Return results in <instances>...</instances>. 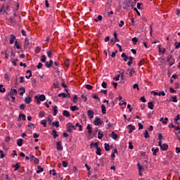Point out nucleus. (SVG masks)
I'll use <instances>...</instances> for the list:
<instances>
[{
	"label": "nucleus",
	"mask_w": 180,
	"mask_h": 180,
	"mask_svg": "<svg viewBox=\"0 0 180 180\" xmlns=\"http://www.w3.org/2000/svg\"><path fill=\"white\" fill-rule=\"evenodd\" d=\"M8 95H10V96H16V95H18V90L15 89H11Z\"/></svg>",
	"instance_id": "obj_5"
},
{
	"label": "nucleus",
	"mask_w": 180,
	"mask_h": 180,
	"mask_svg": "<svg viewBox=\"0 0 180 180\" xmlns=\"http://www.w3.org/2000/svg\"><path fill=\"white\" fill-rule=\"evenodd\" d=\"M137 167L139 171V175H140V176H143V173H141V171H143L144 169V167H142L141 165H140L139 162L137 163Z\"/></svg>",
	"instance_id": "obj_8"
},
{
	"label": "nucleus",
	"mask_w": 180,
	"mask_h": 180,
	"mask_svg": "<svg viewBox=\"0 0 180 180\" xmlns=\"http://www.w3.org/2000/svg\"><path fill=\"white\" fill-rule=\"evenodd\" d=\"M56 150L57 151H63V148L61 141L56 142Z\"/></svg>",
	"instance_id": "obj_3"
},
{
	"label": "nucleus",
	"mask_w": 180,
	"mask_h": 180,
	"mask_svg": "<svg viewBox=\"0 0 180 180\" xmlns=\"http://www.w3.org/2000/svg\"><path fill=\"white\" fill-rule=\"evenodd\" d=\"M128 60H129L127 63V65H129V67H130V65H131V64H133V60H134V58L133 56H129Z\"/></svg>",
	"instance_id": "obj_19"
},
{
	"label": "nucleus",
	"mask_w": 180,
	"mask_h": 180,
	"mask_svg": "<svg viewBox=\"0 0 180 180\" xmlns=\"http://www.w3.org/2000/svg\"><path fill=\"white\" fill-rule=\"evenodd\" d=\"M174 64H175V59H172L169 63V67H172V65H174Z\"/></svg>",
	"instance_id": "obj_57"
},
{
	"label": "nucleus",
	"mask_w": 180,
	"mask_h": 180,
	"mask_svg": "<svg viewBox=\"0 0 180 180\" xmlns=\"http://www.w3.org/2000/svg\"><path fill=\"white\" fill-rule=\"evenodd\" d=\"M37 169L38 170H37V174H40V172H43V171H44V169H43L40 165L37 166Z\"/></svg>",
	"instance_id": "obj_26"
},
{
	"label": "nucleus",
	"mask_w": 180,
	"mask_h": 180,
	"mask_svg": "<svg viewBox=\"0 0 180 180\" xmlns=\"http://www.w3.org/2000/svg\"><path fill=\"white\" fill-rule=\"evenodd\" d=\"M136 73V70L134 69H128L127 70V75H129V77H132L133 74Z\"/></svg>",
	"instance_id": "obj_11"
},
{
	"label": "nucleus",
	"mask_w": 180,
	"mask_h": 180,
	"mask_svg": "<svg viewBox=\"0 0 180 180\" xmlns=\"http://www.w3.org/2000/svg\"><path fill=\"white\" fill-rule=\"evenodd\" d=\"M30 46V43L29 42V38H25L24 42V47H29Z\"/></svg>",
	"instance_id": "obj_16"
},
{
	"label": "nucleus",
	"mask_w": 180,
	"mask_h": 180,
	"mask_svg": "<svg viewBox=\"0 0 180 180\" xmlns=\"http://www.w3.org/2000/svg\"><path fill=\"white\" fill-rule=\"evenodd\" d=\"M20 117L22 119V120H26V115L25 114H20Z\"/></svg>",
	"instance_id": "obj_61"
},
{
	"label": "nucleus",
	"mask_w": 180,
	"mask_h": 180,
	"mask_svg": "<svg viewBox=\"0 0 180 180\" xmlns=\"http://www.w3.org/2000/svg\"><path fill=\"white\" fill-rule=\"evenodd\" d=\"M14 46H15V47H16V49H18V50H20V45H19V44L18 43V41H15V44H14Z\"/></svg>",
	"instance_id": "obj_46"
},
{
	"label": "nucleus",
	"mask_w": 180,
	"mask_h": 180,
	"mask_svg": "<svg viewBox=\"0 0 180 180\" xmlns=\"http://www.w3.org/2000/svg\"><path fill=\"white\" fill-rule=\"evenodd\" d=\"M101 110L103 115H106V106L103 104L101 105Z\"/></svg>",
	"instance_id": "obj_23"
},
{
	"label": "nucleus",
	"mask_w": 180,
	"mask_h": 180,
	"mask_svg": "<svg viewBox=\"0 0 180 180\" xmlns=\"http://www.w3.org/2000/svg\"><path fill=\"white\" fill-rule=\"evenodd\" d=\"M17 146H18V147H22V146H23V139H19L17 141Z\"/></svg>",
	"instance_id": "obj_20"
},
{
	"label": "nucleus",
	"mask_w": 180,
	"mask_h": 180,
	"mask_svg": "<svg viewBox=\"0 0 180 180\" xmlns=\"http://www.w3.org/2000/svg\"><path fill=\"white\" fill-rule=\"evenodd\" d=\"M53 126H55L56 128L60 127V122L56 121L52 122Z\"/></svg>",
	"instance_id": "obj_36"
},
{
	"label": "nucleus",
	"mask_w": 180,
	"mask_h": 180,
	"mask_svg": "<svg viewBox=\"0 0 180 180\" xmlns=\"http://www.w3.org/2000/svg\"><path fill=\"white\" fill-rule=\"evenodd\" d=\"M95 126H99L100 124H103V121L101 120L99 117L95 118V120L93 122Z\"/></svg>",
	"instance_id": "obj_2"
},
{
	"label": "nucleus",
	"mask_w": 180,
	"mask_h": 180,
	"mask_svg": "<svg viewBox=\"0 0 180 180\" xmlns=\"http://www.w3.org/2000/svg\"><path fill=\"white\" fill-rule=\"evenodd\" d=\"M85 88H86V89H89V91H91V89H93L94 86H91L90 84H86V85L85 86Z\"/></svg>",
	"instance_id": "obj_50"
},
{
	"label": "nucleus",
	"mask_w": 180,
	"mask_h": 180,
	"mask_svg": "<svg viewBox=\"0 0 180 180\" xmlns=\"http://www.w3.org/2000/svg\"><path fill=\"white\" fill-rule=\"evenodd\" d=\"M64 65L68 68L70 67V60L67 59L64 61Z\"/></svg>",
	"instance_id": "obj_33"
},
{
	"label": "nucleus",
	"mask_w": 180,
	"mask_h": 180,
	"mask_svg": "<svg viewBox=\"0 0 180 180\" xmlns=\"http://www.w3.org/2000/svg\"><path fill=\"white\" fill-rule=\"evenodd\" d=\"M13 168H15L14 171H18V169L20 168V165H19V163H16L13 166Z\"/></svg>",
	"instance_id": "obj_38"
},
{
	"label": "nucleus",
	"mask_w": 180,
	"mask_h": 180,
	"mask_svg": "<svg viewBox=\"0 0 180 180\" xmlns=\"http://www.w3.org/2000/svg\"><path fill=\"white\" fill-rule=\"evenodd\" d=\"M131 41H133L134 44H137V41H139V40L137 39V37H134L132 38Z\"/></svg>",
	"instance_id": "obj_53"
},
{
	"label": "nucleus",
	"mask_w": 180,
	"mask_h": 180,
	"mask_svg": "<svg viewBox=\"0 0 180 180\" xmlns=\"http://www.w3.org/2000/svg\"><path fill=\"white\" fill-rule=\"evenodd\" d=\"M35 99H37V101H41V102H44V101H46V96H44V94H41L39 96H35Z\"/></svg>",
	"instance_id": "obj_7"
},
{
	"label": "nucleus",
	"mask_w": 180,
	"mask_h": 180,
	"mask_svg": "<svg viewBox=\"0 0 180 180\" xmlns=\"http://www.w3.org/2000/svg\"><path fill=\"white\" fill-rule=\"evenodd\" d=\"M172 102H174V103H176L178 102V97L176 96H172Z\"/></svg>",
	"instance_id": "obj_35"
},
{
	"label": "nucleus",
	"mask_w": 180,
	"mask_h": 180,
	"mask_svg": "<svg viewBox=\"0 0 180 180\" xmlns=\"http://www.w3.org/2000/svg\"><path fill=\"white\" fill-rule=\"evenodd\" d=\"M52 136H53V139H56V137H58V134H57V131L53 130L52 131Z\"/></svg>",
	"instance_id": "obj_45"
},
{
	"label": "nucleus",
	"mask_w": 180,
	"mask_h": 180,
	"mask_svg": "<svg viewBox=\"0 0 180 180\" xmlns=\"http://www.w3.org/2000/svg\"><path fill=\"white\" fill-rule=\"evenodd\" d=\"M127 129L129 130V134H130L133 133L134 130H136V127H134V126H133L131 124H129L127 126Z\"/></svg>",
	"instance_id": "obj_9"
},
{
	"label": "nucleus",
	"mask_w": 180,
	"mask_h": 180,
	"mask_svg": "<svg viewBox=\"0 0 180 180\" xmlns=\"http://www.w3.org/2000/svg\"><path fill=\"white\" fill-rule=\"evenodd\" d=\"M53 64H54V62L53 61V60H50L49 61H46L45 63V67H46V68H51Z\"/></svg>",
	"instance_id": "obj_4"
},
{
	"label": "nucleus",
	"mask_w": 180,
	"mask_h": 180,
	"mask_svg": "<svg viewBox=\"0 0 180 180\" xmlns=\"http://www.w3.org/2000/svg\"><path fill=\"white\" fill-rule=\"evenodd\" d=\"M133 89H137V91H140V88L139 87V84H134L133 85Z\"/></svg>",
	"instance_id": "obj_52"
},
{
	"label": "nucleus",
	"mask_w": 180,
	"mask_h": 180,
	"mask_svg": "<svg viewBox=\"0 0 180 180\" xmlns=\"http://www.w3.org/2000/svg\"><path fill=\"white\" fill-rule=\"evenodd\" d=\"M32 161H33L34 164H35L36 165H37V164H39L40 162V160H39V158H34Z\"/></svg>",
	"instance_id": "obj_40"
},
{
	"label": "nucleus",
	"mask_w": 180,
	"mask_h": 180,
	"mask_svg": "<svg viewBox=\"0 0 180 180\" xmlns=\"http://www.w3.org/2000/svg\"><path fill=\"white\" fill-rule=\"evenodd\" d=\"M42 67H43V63H39L38 65H37V68H38V70H40Z\"/></svg>",
	"instance_id": "obj_64"
},
{
	"label": "nucleus",
	"mask_w": 180,
	"mask_h": 180,
	"mask_svg": "<svg viewBox=\"0 0 180 180\" xmlns=\"http://www.w3.org/2000/svg\"><path fill=\"white\" fill-rule=\"evenodd\" d=\"M41 124L44 126V127H47V120H43L41 121Z\"/></svg>",
	"instance_id": "obj_42"
},
{
	"label": "nucleus",
	"mask_w": 180,
	"mask_h": 180,
	"mask_svg": "<svg viewBox=\"0 0 180 180\" xmlns=\"http://www.w3.org/2000/svg\"><path fill=\"white\" fill-rule=\"evenodd\" d=\"M0 158H5V153H4V150H0Z\"/></svg>",
	"instance_id": "obj_60"
},
{
	"label": "nucleus",
	"mask_w": 180,
	"mask_h": 180,
	"mask_svg": "<svg viewBox=\"0 0 180 180\" xmlns=\"http://www.w3.org/2000/svg\"><path fill=\"white\" fill-rule=\"evenodd\" d=\"M40 51H41V48H40V46H37L35 48V53H40Z\"/></svg>",
	"instance_id": "obj_54"
},
{
	"label": "nucleus",
	"mask_w": 180,
	"mask_h": 180,
	"mask_svg": "<svg viewBox=\"0 0 180 180\" xmlns=\"http://www.w3.org/2000/svg\"><path fill=\"white\" fill-rule=\"evenodd\" d=\"M145 139H148L150 137V135L148 134V131L146 130L144 133Z\"/></svg>",
	"instance_id": "obj_62"
},
{
	"label": "nucleus",
	"mask_w": 180,
	"mask_h": 180,
	"mask_svg": "<svg viewBox=\"0 0 180 180\" xmlns=\"http://www.w3.org/2000/svg\"><path fill=\"white\" fill-rule=\"evenodd\" d=\"M46 54H47L49 58H53V52L51 51H48L46 52Z\"/></svg>",
	"instance_id": "obj_41"
},
{
	"label": "nucleus",
	"mask_w": 180,
	"mask_h": 180,
	"mask_svg": "<svg viewBox=\"0 0 180 180\" xmlns=\"http://www.w3.org/2000/svg\"><path fill=\"white\" fill-rule=\"evenodd\" d=\"M26 74H30V75H26L25 78H27V79H30V78H32V70H27Z\"/></svg>",
	"instance_id": "obj_18"
},
{
	"label": "nucleus",
	"mask_w": 180,
	"mask_h": 180,
	"mask_svg": "<svg viewBox=\"0 0 180 180\" xmlns=\"http://www.w3.org/2000/svg\"><path fill=\"white\" fill-rule=\"evenodd\" d=\"M122 58H124V63H127V60L130 58V56H127L126 53H122L121 55Z\"/></svg>",
	"instance_id": "obj_13"
},
{
	"label": "nucleus",
	"mask_w": 180,
	"mask_h": 180,
	"mask_svg": "<svg viewBox=\"0 0 180 180\" xmlns=\"http://www.w3.org/2000/svg\"><path fill=\"white\" fill-rule=\"evenodd\" d=\"M145 63H146V60L144 59H142L139 62L138 65L139 67H141L143 64H145Z\"/></svg>",
	"instance_id": "obj_44"
},
{
	"label": "nucleus",
	"mask_w": 180,
	"mask_h": 180,
	"mask_svg": "<svg viewBox=\"0 0 180 180\" xmlns=\"http://www.w3.org/2000/svg\"><path fill=\"white\" fill-rule=\"evenodd\" d=\"M174 46H175V49H180V41H179V42L176 41V42L174 43Z\"/></svg>",
	"instance_id": "obj_48"
},
{
	"label": "nucleus",
	"mask_w": 180,
	"mask_h": 180,
	"mask_svg": "<svg viewBox=\"0 0 180 180\" xmlns=\"http://www.w3.org/2000/svg\"><path fill=\"white\" fill-rule=\"evenodd\" d=\"M86 129H87V133L89 134H91V133H92V127H91V124H88L87 127H86Z\"/></svg>",
	"instance_id": "obj_31"
},
{
	"label": "nucleus",
	"mask_w": 180,
	"mask_h": 180,
	"mask_svg": "<svg viewBox=\"0 0 180 180\" xmlns=\"http://www.w3.org/2000/svg\"><path fill=\"white\" fill-rule=\"evenodd\" d=\"M77 101H78V96H77V95H75L74 97H73V101H72V102H73L74 103H77Z\"/></svg>",
	"instance_id": "obj_51"
},
{
	"label": "nucleus",
	"mask_w": 180,
	"mask_h": 180,
	"mask_svg": "<svg viewBox=\"0 0 180 180\" xmlns=\"http://www.w3.org/2000/svg\"><path fill=\"white\" fill-rule=\"evenodd\" d=\"M152 151H153V155H157V153L160 151V149L158 148H153Z\"/></svg>",
	"instance_id": "obj_29"
},
{
	"label": "nucleus",
	"mask_w": 180,
	"mask_h": 180,
	"mask_svg": "<svg viewBox=\"0 0 180 180\" xmlns=\"http://www.w3.org/2000/svg\"><path fill=\"white\" fill-rule=\"evenodd\" d=\"M96 154H97V155H101L102 153H101V152L102 151V149L101 148H96Z\"/></svg>",
	"instance_id": "obj_37"
},
{
	"label": "nucleus",
	"mask_w": 180,
	"mask_h": 180,
	"mask_svg": "<svg viewBox=\"0 0 180 180\" xmlns=\"http://www.w3.org/2000/svg\"><path fill=\"white\" fill-rule=\"evenodd\" d=\"M102 137H103V134H102V133H101V131H99L98 134V139L101 140Z\"/></svg>",
	"instance_id": "obj_63"
},
{
	"label": "nucleus",
	"mask_w": 180,
	"mask_h": 180,
	"mask_svg": "<svg viewBox=\"0 0 180 180\" xmlns=\"http://www.w3.org/2000/svg\"><path fill=\"white\" fill-rule=\"evenodd\" d=\"M110 136L113 140H117V134H116L115 131H112Z\"/></svg>",
	"instance_id": "obj_25"
},
{
	"label": "nucleus",
	"mask_w": 180,
	"mask_h": 180,
	"mask_svg": "<svg viewBox=\"0 0 180 180\" xmlns=\"http://www.w3.org/2000/svg\"><path fill=\"white\" fill-rule=\"evenodd\" d=\"M46 60H47V58L46 57V55H42L41 56V63H46Z\"/></svg>",
	"instance_id": "obj_39"
},
{
	"label": "nucleus",
	"mask_w": 180,
	"mask_h": 180,
	"mask_svg": "<svg viewBox=\"0 0 180 180\" xmlns=\"http://www.w3.org/2000/svg\"><path fill=\"white\" fill-rule=\"evenodd\" d=\"M96 147V148H99V143L98 142H96V143H91L90 144V148H92V147Z\"/></svg>",
	"instance_id": "obj_17"
},
{
	"label": "nucleus",
	"mask_w": 180,
	"mask_h": 180,
	"mask_svg": "<svg viewBox=\"0 0 180 180\" xmlns=\"http://www.w3.org/2000/svg\"><path fill=\"white\" fill-rule=\"evenodd\" d=\"M102 19H103V17H102V15H98L97 18L94 19V21L95 22H99V20L102 21Z\"/></svg>",
	"instance_id": "obj_30"
},
{
	"label": "nucleus",
	"mask_w": 180,
	"mask_h": 180,
	"mask_svg": "<svg viewBox=\"0 0 180 180\" xmlns=\"http://www.w3.org/2000/svg\"><path fill=\"white\" fill-rule=\"evenodd\" d=\"M57 105H55L53 108V116H57V114L58 113V110H57Z\"/></svg>",
	"instance_id": "obj_28"
},
{
	"label": "nucleus",
	"mask_w": 180,
	"mask_h": 180,
	"mask_svg": "<svg viewBox=\"0 0 180 180\" xmlns=\"http://www.w3.org/2000/svg\"><path fill=\"white\" fill-rule=\"evenodd\" d=\"M94 115H95V113L92 111V110H87V115L90 119H94Z\"/></svg>",
	"instance_id": "obj_10"
},
{
	"label": "nucleus",
	"mask_w": 180,
	"mask_h": 180,
	"mask_svg": "<svg viewBox=\"0 0 180 180\" xmlns=\"http://www.w3.org/2000/svg\"><path fill=\"white\" fill-rule=\"evenodd\" d=\"M10 44H13V43H15V40H16V36H15L14 34H11L10 35Z\"/></svg>",
	"instance_id": "obj_12"
},
{
	"label": "nucleus",
	"mask_w": 180,
	"mask_h": 180,
	"mask_svg": "<svg viewBox=\"0 0 180 180\" xmlns=\"http://www.w3.org/2000/svg\"><path fill=\"white\" fill-rule=\"evenodd\" d=\"M148 108L149 109H151V110H153V109H154V104L153 103V102H149L148 103Z\"/></svg>",
	"instance_id": "obj_34"
},
{
	"label": "nucleus",
	"mask_w": 180,
	"mask_h": 180,
	"mask_svg": "<svg viewBox=\"0 0 180 180\" xmlns=\"http://www.w3.org/2000/svg\"><path fill=\"white\" fill-rule=\"evenodd\" d=\"M46 115V112L44 111H40L39 114V117H44V115Z\"/></svg>",
	"instance_id": "obj_49"
},
{
	"label": "nucleus",
	"mask_w": 180,
	"mask_h": 180,
	"mask_svg": "<svg viewBox=\"0 0 180 180\" xmlns=\"http://www.w3.org/2000/svg\"><path fill=\"white\" fill-rule=\"evenodd\" d=\"M49 173L51 174V175H53V176H56V175H57V172H56V169H52L49 171Z\"/></svg>",
	"instance_id": "obj_43"
},
{
	"label": "nucleus",
	"mask_w": 180,
	"mask_h": 180,
	"mask_svg": "<svg viewBox=\"0 0 180 180\" xmlns=\"http://www.w3.org/2000/svg\"><path fill=\"white\" fill-rule=\"evenodd\" d=\"M25 103L29 105V103H30V102H32V97H30V96L25 97Z\"/></svg>",
	"instance_id": "obj_22"
},
{
	"label": "nucleus",
	"mask_w": 180,
	"mask_h": 180,
	"mask_svg": "<svg viewBox=\"0 0 180 180\" xmlns=\"http://www.w3.org/2000/svg\"><path fill=\"white\" fill-rule=\"evenodd\" d=\"M93 98L98 101V102H101V98L96 95V94H93Z\"/></svg>",
	"instance_id": "obj_47"
},
{
	"label": "nucleus",
	"mask_w": 180,
	"mask_h": 180,
	"mask_svg": "<svg viewBox=\"0 0 180 180\" xmlns=\"http://www.w3.org/2000/svg\"><path fill=\"white\" fill-rule=\"evenodd\" d=\"M172 59H174V58H172V55H169V56H167V63H169Z\"/></svg>",
	"instance_id": "obj_58"
},
{
	"label": "nucleus",
	"mask_w": 180,
	"mask_h": 180,
	"mask_svg": "<svg viewBox=\"0 0 180 180\" xmlns=\"http://www.w3.org/2000/svg\"><path fill=\"white\" fill-rule=\"evenodd\" d=\"M20 91H22L20 93V96H23V94H25L26 92V89H25V87H20Z\"/></svg>",
	"instance_id": "obj_32"
},
{
	"label": "nucleus",
	"mask_w": 180,
	"mask_h": 180,
	"mask_svg": "<svg viewBox=\"0 0 180 180\" xmlns=\"http://www.w3.org/2000/svg\"><path fill=\"white\" fill-rule=\"evenodd\" d=\"M4 141L6 143H9L11 141V136H6L5 139H4Z\"/></svg>",
	"instance_id": "obj_56"
},
{
	"label": "nucleus",
	"mask_w": 180,
	"mask_h": 180,
	"mask_svg": "<svg viewBox=\"0 0 180 180\" xmlns=\"http://www.w3.org/2000/svg\"><path fill=\"white\" fill-rule=\"evenodd\" d=\"M160 122H162V124H167L168 123V117H161L160 120Z\"/></svg>",
	"instance_id": "obj_15"
},
{
	"label": "nucleus",
	"mask_w": 180,
	"mask_h": 180,
	"mask_svg": "<svg viewBox=\"0 0 180 180\" xmlns=\"http://www.w3.org/2000/svg\"><path fill=\"white\" fill-rule=\"evenodd\" d=\"M104 148H105V151H110V144L105 143Z\"/></svg>",
	"instance_id": "obj_27"
},
{
	"label": "nucleus",
	"mask_w": 180,
	"mask_h": 180,
	"mask_svg": "<svg viewBox=\"0 0 180 180\" xmlns=\"http://www.w3.org/2000/svg\"><path fill=\"white\" fill-rule=\"evenodd\" d=\"M59 98H61V96H63V98H67V94H65V93H60L58 94Z\"/></svg>",
	"instance_id": "obj_55"
},
{
	"label": "nucleus",
	"mask_w": 180,
	"mask_h": 180,
	"mask_svg": "<svg viewBox=\"0 0 180 180\" xmlns=\"http://www.w3.org/2000/svg\"><path fill=\"white\" fill-rule=\"evenodd\" d=\"M63 116H65V117H71V114H70V112H68V110H65L63 112Z\"/></svg>",
	"instance_id": "obj_14"
},
{
	"label": "nucleus",
	"mask_w": 180,
	"mask_h": 180,
	"mask_svg": "<svg viewBox=\"0 0 180 180\" xmlns=\"http://www.w3.org/2000/svg\"><path fill=\"white\" fill-rule=\"evenodd\" d=\"M67 127V131L68 133H72V123L69 122L66 125Z\"/></svg>",
	"instance_id": "obj_6"
},
{
	"label": "nucleus",
	"mask_w": 180,
	"mask_h": 180,
	"mask_svg": "<svg viewBox=\"0 0 180 180\" xmlns=\"http://www.w3.org/2000/svg\"><path fill=\"white\" fill-rule=\"evenodd\" d=\"M70 110H72V112H75V110H79V107L77 105L71 106Z\"/></svg>",
	"instance_id": "obj_24"
},
{
	"label": "nucleus",
	"mask_w": 180,
	"mask_h": 180,
	"mask_svg": "<svg viewBox=\"0 0 180 180\" xmlns=\"http://www.w3.org/2000/svg\"><path fill=\"white\" fill-rule=\"evenodd\" d=\"M178 120H180V115H179V114H178V115H176V117L174 118V122H175L176 123H178Z\"/></svg>",
	"instance_id": "obj_59"
},
{
	"label": "nucleus",
	"mask_w": 180,
	"mask_h": 180,
	"mask_svg": "<svg viewBox=\"0 0 180 180\" xmlns=\"http://www.w3.org/2000/svg\"><path fill=\"white\" fill-rule=\"evenodd\" d=\"M159 147L160 148V150H162V151H167V150H168L169 146L168 144H162V141H159Z\"/></svg>",
	"instance_id": "obj_1"
},
{
	"label": "nucleus",
	"mask_w": 180,
	"mask_h": 180,
	"mask_svg": "<svg viewBox=\"0 0 180 180\" xmlns=\"http://www.w3.org/2000/svg\"><path fill=\"white\" fill-rule=\"evenodd\" d=\"M2 12H4V13H6V15H8V12L5 9V4H3L1 8L0 13H2Z\"/></svg>",
	"instance_id": "obj_21"
}]
</instances>
